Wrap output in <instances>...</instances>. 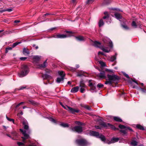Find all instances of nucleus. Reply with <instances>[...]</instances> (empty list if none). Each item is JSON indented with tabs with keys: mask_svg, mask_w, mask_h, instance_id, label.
<instances>
[{
	"mask_svg": "<svg viewBox=\"0 0 146 146\" xmlns=\"http://www.w3.org/2000/svg\"><path fill=\"white\" fill-rule=\"evenodd\" d=\"M98 77L100 78L105 79L106 81L105 82L106 84L112 85L113 81H116L119 80V77L116 75L109 74L107 75V77L106 76L105 72L104 71L101 72L97 75Z\"/></svg>",
	"mask_w": 146,
	"mask_h": 146,
	"instance_id": "obj_1",
	"label": "nucleus"
},
{
	"mask_svg": "<svg viewBox=\"0 0 146 146\" xmlns=\"http://www.w3.org/2000/svg\"><path fill=\"white\" fill-rule=\"evenodd\" d=\"M23 113L22 111H21L20 113H18L17 116L19 117L21 122L24 126V128L25 130H23L22 129H20V130L21 132L24 135V137H22L23 139V141L24 142L25 140L29 138V135L27 133H29L30 131L29 129V126L27 120L24 118L22 117H20V115H23Z\"/></svg>",
	"mask_w": 146,
	"mask_h": 146,
	"instance_id": "obj_2",
	"label": "nucleus"
},
{
	"mask_svg": "<svg viewBox=\"0 0 146 146\" xmlns=\"http://www.w3.org/2000/svg\"><path fill=\"white\" fill-rule=\"evenodd\" d=\"M21 72L18 74V76L20 77L25 76L29 72V69L27 65H22L21 66Z\"/></svg>",
	"mask_w": 146,
	"mask_h": 146,
	"instance_id": "obj_3",
	"label": "nucleus"
},
{
	"mask_svg": "<svg viewBox=\"0 0 146 146\" xmlns=\"http://www.w3.org/2000/svg\"><path fill=\"white\" fill-rule=\"evenodd\" d=\"M93 45L96 47L100 48L103 51L106 52H109L110 51L109 48L102 46L101 43L97 41L94 42Z\"/></svg>",
	"mask_w": 146,
	"mask_h": 146,
	"instance_id": "obj_4",
	"label": "nucleus"
},
{
	"mask_svg": "<svg viewBox=\"0 0 146 146\" xmlns=\"http://www.w3.org/2000/svg\"><path fill=\"white\" fill-rule=\"evenodd\" d=\"M89 134L90 135L96 136L100 138L102 141H105L106 138L105 136L102 134H99L98 132L93 131H90Z\"/></svg>",
	"mask_w": 146,
	"mask_h": 146,
	"instance_id": "obj_5",
	"label": "nucleus"
},
{
	"mask_svg": "<svg viewBox=\"0 0 146 146\" xmlns=\"http://www.w3.org/2000/svg\"><path fill=\"white\" fill-rule=\"evenodd\" d=\"M67 33H68L69 34L65 35L64 34H58L56 35H54L52 37L56 38H65L67 37H70L72 35V32L71 31H67Z\"/></svg>",
	"mask_w": 146,
	"mask_h": 146,
	"instance_id": "obj_6",
	"label": "nucleus"
},
{
	"mask_svg": "<svg viewBox=\"0 0 146 146\" xmlns=\"http://www.w3.org/2000/svg\"><path fill=\"white\" fill-rule=\"evenodd\" d=\"M58 73L60 77H58L57 78L56 81L57 83H60V82H63L64 80V77L65 76V74L62 71H59Z\"/></svg>",
	"mask_w": 146,
	"mask_h": 146,
	"instance_id": "obj_7",
	"label": "nucleus"
},
{
	"mask_svg": "<svg viewBox=\"0 0 146 146\" xmlns=\"http://www.w3.org/2000/svg\"><path fill=\"white\" fill-rule=\"evenodd\" d=\"M119 127L120 129H125V130H121L120 131L124 135H126V134L127 132L126 131L128 130H129L130 131H133L132 129L129 127H127L122 125H119Z\"/></svg>",
	"mask_w": 146,
	"mask_h": 146,
	"instance_id": "obj_8",
	"label": "nucleus"
},
{
	"mask_svg": "<svg viewBox=\"0 0 146 146\" xmlns=\"http://www.w3.org/2000/svg\"><path fill=\"white\" fill-rule=\"evenodd\" d=\"M100 125L105 127L107 128L108 127H110L111 129L115 130H116L118 129L117 128H115L114 126L109 123L102 122L100 124Z\"/></svg>",
	"mask_w": 146,
	"mask_h": 146,
	"instance_id": "obj_9",
	"label": "nucleus"
},
{
	"mask_svg": "<svg viewBox=\"0 0 146 146\" xmlns=\"http://www.w3.org/2000/svg\"><path fill=\"white\" fill-rule=\"evenodd\" d=\"M71 129L73 131H76L78 133H81L82 131V127L80 126H77L72 127Z\"/></svg>",
	"mask_w": 146,
	"mask_h": 146,
	"instance_id": "obj_10",
	"label": "nucleus"
},
{
	"mask_svg": "<svg viewBox=\"0 0 146 146\" xmlns=\"http://www.w3.org/2000/svg\"><path fill=\"white\" fill-rule=\"evenodd\" d=\"M76 142L80 146H85L87 144L86 141L84 139L77 140Z\"/></svg>",
	"mask_w": 146,
	"mask_h": 146,
	"instance_id": "obj_11",
	"label": "nucleus"
},
{
	"mask_svg": "<svg viewBox=\"0 0 146 146\" xmlns=\"http://www.w3.org/2000/svg\"><path fill=\"white\" fill-rule=\"evenodd\" d=\"M103 41L105 43L109 44V46L111 48L112 47L113 45L112 42L109 38H105L103 39Z\"/></svg>",
	"mask_w": 146,
	"mask_h": 146,
	"instance_id": "obj_12",
	"label": "nucleus"
},
{
	"mask_svg": "<svg viewBox=\"0 0 146 146\" xmlns=\"http://www.w3.org/2000/svg\"><path fill=\"white\" fill-rule=\"evenodd\" d=\"M68 109L67 110L73 114H74L75 113H78L80 111V110L78 109L73 108L69 106H68Z\"/></svg>",
	"mask_w": 146,
	"mask_h": 146,
	"instance_id": "obj_13",
	"label": "nucleus"
},
{
	"mask_svg": "<svg viewBox=\"0 0 146 146\" xmlns=\"http://www.w3.org/2000/svg\"><path fill=\"white\" fill-rule=\"evenodd\" d=\"M47 64L46 60L44 61L42 64H39L37 65L38 68L40 69H43L46 67Z\"/></svg>",
	"mask_w": 146,
	"mask_h": 146,
	"instance_id": "obj_14",
	"label": "nucleus"
},
{
	"mask_svg": "<svg viewBox=\"0 0 146 146\" xmlns=\"http://www.w3.org/2000/svg\"><path fill=\"white\" fill-rule=\"evenodd\" d=\"M42 77L44 79L50 80L52 78V77L51 76L47 74H43Z\"/></svg>",
	"mask_w": 146,
	"mask_h": 146,
	"instance_id": "obj_15",
	"label": "nucleus"
},
{
	"mask_svg": "<svg viewBox=\"0 0 146 146\" xmlns=\"http://www.w3.org/2000/svg\"><path fill=\"white\" fill-rule=\"evenodd\" d=\"M119 139L117 138H113L108 143V144L112 143H114L118 141Z\"/></svg>",
	"mask_w": 146,
	"mask_h": 146,
	"instance_id": "obj_16",
	"label": "nucleus"
},
{
	"mask_svg": "<svg viewBox=\"0 0 146 146\" xmlns=\"http://www.w3.org/2000/svg\"><path fill=\"white\" fill-rule=\"evenodd\" d=\"M75 38L77 40L80 41H83L85 40V38L81 36H76Z\"/></svg>",
	"mask_w": 146,
	"mask_h": 146,
	"instance_id": "obj_17",
	"label": "nucleus"
},
{
	"mask_svg": "<svg viewBox=\"0 0 146 146\" xmlns=\"http://www.w3.org/2000/svg\"><path fill=\"white\" fill-rule=\"evenodd\" d=\"M109 117L111 118H112L113 117L112 116H110ZM113 119L117 121L121 122L122 121V120L119 117H113Z\"/></svg>",
	"mask_w": 146,
	"mask_h": 146,
	"instance_id": "obj_18",
	"label": "nucleus"
},
{
	"mask_svg": "<svg viewBox=\"0 0 146 146\" xmlns=\"http://www.w3.org/2000/svg\"><path fill=\"white\" fill-rule=\"evenodd\" d=\"M79 87L77 86L72 88L71 90V92L72 93H76L79 90Z\"/></svg>",
	"mask_w": 146,
	"mask_h": 146,
	"instance_id": "obj_19",
	"label": "nucleus"
},
{
	"mask_svg": "<svg viewBox=\"0 0 146 146\" xmlns=\"http://www.w3.org/2000/svg\"><path fill=\"white\" fill-rule=\"evenodd\" d=\"M114 15L115 18L117 19H118L120 21V19H121L122 18V17L121 16V15L118 13H115Z\"/></svg>",
	"mask_w": 146,
	"mask_h": 146,
	"instance_id": "obj_20",
	"label": "nucleus"
},
{
	"mask_svg": "<svg viewBox=\"0 0 146 146\" xmlns=\"http://www.w3.org/2000/svg\"><path fill=\"white\" fill-rule=\"evenodd\" d=\"M80 87L86 88V86L84 84V82L83 80H82L80 82Z\"/></svg>",
	"mask_w": 146,
	"mask_h": 146,
	"instance_id": "obj_21",
	"label": "nucleus"
},
{
	"mask_svg": "<svg viewBox=\"0 0 146 146\" xmlns=\"http://www.w3.org/2000/svg\"><path fill=\"white\" fill-rule=\"evenodd\" d=\"M131 26L132 27H133L134 28H136L137 27V26H139V27L140 28L141 26L140 25H137V24L136 23L135 21H133L131 24Z\"/></svg>",
	"mask_w": 146,
	"mask_h": 146,
	"instance_id": "obj_22",
	"label": "nucleus"
},
{
	"mask_svg": "<svg viewBox=\"0 0 146 146\" xmlns=\"http://www.w3.org/2000/svg\"><path fill=\"white\" fill-rule=\"evenodd\" d=\"M33 58L35 61H38L41 58V56L38 55L34 56L33 57Z\"/></svg>",
	"mask_w": 146,
	"mask_h": 146,
	"instance_id": "obj_23",
	"label": "nucleus"
},
{
	"mask_svg": "<svg viewBox=\"0 0 146 146\" xmlns=\"http://www.w3.org/2000/svg\"><path fill=\"white\" fill-rule=\"evenodd\" d=\"M117 54L116 53L115 56H113L110 57V60L111 62L113 61L116 59V56Z\"/></svg>",
	"mask_w": 146,
	"mask_h": 146,
	"instance_id": "obj_24",
	"label": "nucleus"
},
{
	"mask_svg": "<svg viewBox=\"0 0 146 146\" xmlns=\"http://www.w3.org/2000/svg\"><path fill=\"white\" fill-rule=\"evenodd\" d=\"M23 53L24 54H26L27 55L29 54V52L25 48H23Z\"/></svg>",
	"mask_w": 146,
	"mask_h": 146,
	"instance_id": "obj_25",
	"label": "nucleus"
},
{
	"mask_svg": "<svg viewBox=\"0 0 146 146\" xmlns=\"http://www.w3.org/2000/svg\"><path fill=\"white\" fill-rule=\"evenodd\" d=\"M136 127L138 129L141 130H144L143 127L140 125H136Z\"/></svg>",
	"mask_w": 146,
	"mask_h": 146,
	"instance_id": "obj_26",
	"label": "nucleus"
},
{
	"mask_svg": "<svg viewBox=\"0 0 146 146\" xmlns=\"http://www.w3.org/2000/svg\"><path fill=\"white\" fill-rule=\"evenodd\" d=\"M104 22L102 19H101L100 20L99 23V27L102 26L104 25Z\"/></svg>",
	"mask_w": 146,
	"mask_h": 146,
	"instance_id": "obj_27",
	"label": "nucleus"
},
{
	"mask_svg": "<svg viewBox=\"0 0 146 146\" xmlns=\"http://www.w3.org/2000/svg\"><path fill=\"white\" fill-rule=\"evenodd\" d=\"M60 125L64 127H68V125L67 123H62L60 124Z\"/></svg>",
	"mask_w": 146,
	"mask_h": 146,
	"instance_id": "obj_28",
	"label": "nucleus"
},
{
	"mask_svg": "<svg viewBox=\"0 0 146 146\" xmlns=\"http://www.w3.org/2000/svg\"><path fill=\"white\" fill-rule=\"evenodd\" d=\"M131 144L134 146H137V142L135 141H132L131 142Z\"/></svg>",
	"mask_w": 146,
	"mask_h": 146,
	"instance_id": "obj_29",
	"label": "nucleus"
},
{
	"mask_svg": "<svg viewBox=\"0 0 146 146\" xmlns=\"http://www.w3.org/2000/svg\"><path fill=\"white\" fill-rule=\"evenodd\" d=\"M60 103V105L64 108L65 109H66V110H67L68 108V106H66V105H63L62 103L61 102H59Z\"/></svg>",
	"mask_w": 146,
	"mask_h": 146,
	"instance_id": "obj_30",
	"label": "nucleus"
},
{
	"mask_svg": "<svg viewBox=\"0 0 146 146\" xmlns=\"http://www.w3.org/2000/svg\"><path fill=\"white\" fill-rule=\"evenodd\" d=\"M99 64L101 65V66L102 67H104L105 66H106V65L105 63L102 61H99Z\"/></svg>",
	"mask_w": 146,
	"mask_h": 146,
	"instance_id": "obj_31",
	"label": "nucleus"
},
{
	"mask_svg": "<svg viewBox=\"0 0 146 146\" xmlns=\"http://www.w3.org/2000/svg\"><path fill=\"white\" fill-rule=\"evenodd\" d=\"M11 135L13 137H16L17 136V133L15 131H13L11 133Z\"/></svg>",
	"mask_w": 146,
	"mask_h": 146,
	"instance_id": "obj_32",
	"label": "nucleus"
},
{
	"mask_svg": "<svg viewBox=\"0 0 146 146\" xmlns=\"http://www.w3.org/2000/svg\"><path fill=\"white\" fill-rule=\"evenodd\" d=\"M84 107L88 110H91V107L85 105L84 106Z\"/></svg>",
	"mask_w": 146,
	"mask_h": 146,
	"instance_id": "obj_33",
	"label": "nucleus"
},
{
	"mask_svg": "<svg viewBox=\"0 0 146 146\" xmlns=\"http://www.w3.org/2000/svg\"><path fill=\"white\" fill-rule=\"evenodd\" d=\"M21 43V42H16L15 43H14L13 44L12 47L13 48H14L16 46L18 45V44H19L20 43Z\"/></svg>",
	"mask_w": 146,
	"mask_h": 146,
	"instance_id": "obj_34",
	"label": "nucleus"
},
{
	"mask_svg": "<svg viewBox=\"0 0 146 146\" xmlns=\"http://www.w3.org/2000/svg\"><path fill=\"white\" fill-rule=\"evenodd\" d=\"M94 0H88L86 2V3L87 4H90L92 3Z\"/></svg>",
	"mask_w": 146,
	"mask_h": 146,
	"instance_id": "obj_35",
	"label": "nucleus"
},
{
	"mask_svg": "<svg viewBox=\"0 0 146 146\" xmlns=\"http://www.w3.org/2000/svg\"><path fill=\"white\" fill-rule=\"evenodd\" d=\"M6 118L8 121H12L13 122V123H14V120L13 119L9 118V117H8L7 116H6Z\"/></svg>",
	"mask_w": 146,
	"mask_h": 146,
	"instance_id": "obj_36",
	"label": "nucleus"
},
{
	"mask_svg": "<svg viewBox=\"0 0 146 146\" xmlns=\"http://www.w3.org/2000/svg\"><path fill=\"white\" fill-rule=\"evenodd\" d=\"M82 88L81 87V88L80 90V92L82 93H83L85 92V89L84 88Z\"/></svg>",
	"mask_w": 146,
	"mask_h": 146,
	"instance_id": "obj_37",
	"label": "nucleus"
},
{
	"mask_svg": "<svg viewBox=\"0 0 146 146\" xmlns=\"http://www.w3.org/2000/svg\"><path fill=\"white\" fill-rule=\"evenodd\" d=\"M102 122H101L100 123V125H96L95 126V128L97 129H101V127L100 126V125H100V124Z\"/></svg>",
	"mask_w": 146,
	"mask_h": 146,
	"instance_id": "obj_38",
	"label": "nucleus"
},
{
	"mask_svg": "<svg viewBox=\"0 0 146 146\" xmlns=\"http://www.w3.org/2000/svg\"><path fill=\"white\" fill-rule=\"evenodd\" d=\"M104 86V85L101 83H99L98 84L97 86L99 88H100Z\"/></svg>",
	"mask_w": 146,
	"mask_h": 146,
	"instance_id": "obj_39",
	"label": "nucleus"
},
{
	"mask_svg": "<svg viewBox=\"0 0 146 146\" xmlns=\"http://www.w3.org/2000/svg\"><path fill=\"white\" fill-rule=\"evenodd\" d=\"M12 49V48L11 47H8L6 48V51H5V53H7L8 51V50H11Z\"/></svg>",
	"mask_w": 146,
	"mask_h": 146,
	"instance_id": "obj_40",
	"label": "nucleus"
},
{
	"mask_svg": "<svg viewBox=\"0 0 146 146\" xmlns=\"http://www.w3.org/2000/svg\"><path fill=\"white\" fill-rule=\"evenodd\" d=\"M89 86L90 87H92V86H94V85H93V84L91 82V81L90 80L89 81Z\"/></svg>",
	"mask_w": 146,
	"mask_h": 146,
	"instance_id": "obj_41",
	"label": "nucleus"
},
{
	"mask_svg": "<svg viewBox=\"0 0 146 146\" xmlns=\"http://www.w3.org/2000/svg\"><path fill=\"white\" fill-rule=\"evenodd\" d=\"M122 27L125 29H129L128 27L127 26L125 25H122Z\"/></svg>",
	"mask_w": 146,
	"mask_h": 146,
	"instance_id": "obj_42",
	"label": "nucleus"
},
{
	"mask_svg": "<svg viewBox=\"0 0 146 146\" xmlns=\"http://www.w3.org/2000/svg\"><path fill=\"white\" fill-rule=\"evenodd\" d=\"M27 58V57H22L20 58V59L22 60H25Z\"/></svg>",
	"mask_w": 146,
	"mask_h": 146,
	"instance_id": "obj_43",
	"label": "nucleus"
},
{
	"mask_svg": "<svg viewBox=\"0 0 146 146\" xmlns=\"http://www.w3.org/2000/svg\"><path fill=\"white\" fill-rule=\"evenodd\" d=\"M26 88V86H21L20 88L18 89L19 90H23L24 89H25Z\"/></svg>",
	"mask_w": 146,
	"mask_h": 146,
	"instance_id": "obj_44",
	"label": "nucleus"
},
{
	"mask_svg": "<svg viewBox=\"0 0 146 146\" xmlns=\"http://www.w3.org/2000/svg\"><path fill=\"white\" fill-rule=\"evenodd\" d=\"M17 143V144L19 146L22 145H24V143H23L21 142H18Z\"/></svg>",
	"mask_w": 146,
	"mask_h": 146,
	"instance_id": "obj_45",
	"label": "nucleus"
},
{
	"mask_svg": "<svg viewBox=\"0 0 146 146\" xmlns=\"http://www.w3.org/2000/svg\"><path fill=\"white\" fill-rule=\"evenodd\" d=\"M50 120L52 122H53L54 123H55V120L54 119L52 118H50Z\"/></svg>",
	"mask_w": 146,
	"mask_h": 146,
	"instance_id": "obj_46",
	"label": "nucleus"
},
{
	"mask_svg": "<svg viewBox=\"0 0 146 146\" xmlns=\"http://www.w3.org/2000/svg\"><path fill=\"white\" fill-rule=\"evenodd\" d=\"M29 102L30 103H31L33 104H35V102L33 100H29Z\"/></svg>",
	"mask_w": 146,
	"mask_h": 146,
	"instance_id": "obj_47",
	"label": "nucleus"
},
{
	"mask_svg": "<svg viewBox=\"0 0 146 146\" xmlns=\"http://www.w3.org/2000/svg\"><path fill=\"white\" fill-rule=\"evenodd\" d=\"M24 103L23 102H21L20 103L18 104L17 106H16V107H18V106H20L21 105L23 104Z\"/></svg>",
	"mask_w": 146,
	"mask_h": 146,
	"instance_id": "obj_48",
	"label": "nucleus"
},
{
	"mask_svg": "<svg viewBox=\"0 0 146 146\" xmlns=\"http://www.w3.org/2000/svg\"><path fill=\"white\" fill-rule=\"evenodd\" d=\"M123 74L127 78H129V76L127 74H126L125 73H124Z\"/></svg>",
	"mask_w": 146,
	"mask_h": 146,
	"instance_id": "obj_49",
	"label": "nucleus"
},
{
	"mask_svg": "<svg viewBox=\"0 0 146 146\" xmlns=\"http://www.w3.org/2000/svg\"><path fill=\"white\" fill-rule=\"evenodd\" d=\"M90 88H91V90H93V91H94V90H95L96 88L94 86H92V87H90Z\"/></svg>",
	"mask_w": 146,
	"mask_h": 146,
	"instance_id": "obj_50",
	"label": "nucleus"
},
{
	"mask_svg": "<svg viewBox=\"0 0 146 146\" xmlns=\"http://www.w3.org/2000/svg\"><path fill=\"white\" fill-rule=\"evenodd\" d=\"M106 71H108V72H111V73H113V71L112 70L108 69H106Z\"/></svg>",
	"mask_w": 146,
	"mask_h": 146,
	"instance_id": "obj_51",
	"label": "nucleus"
},
{
	"mask_svg": "<svg viewBox=\"0 0 146 146\" xmlns=\"http://www.w3.org/2000/svg\"><path fill=\"white\" fill-rule=\"evenodd\" d=\"M98 54H101L102 55H104V52H100V51H99L98 52Z\"/></svg>",
	"mask_w": 146,
	"mask_h": 146,
	"instance_id": "obj_52",
	"label": "nucleus"
},
{
	"mask_svg": "<svg viewBox=\"0 0 146 146\" xmlns=\"http://www.w3.org/2000/svg\"><path fill=\"white\" fill-rule=\"evenodd\" d=\"M6 11L11 12L12 11L11 9H6Z\"/></svg>",
	"mask_w": 146,
	"mask_h": 146,
	"instance_id": "obj_53",
	"label": "nucleus"
},
{
	"mask_svg": "<svg viewBox=\"0 0 146 146\" xmlns=\"http://www.w3.org/2000/svg\"><path fill=\"white\" fill-rule=\"evenodd\" d=\"M109 17V16L108 15H105V16H104L103 17V18L104 19H106L107 18H108Z\"/></svg>",
	"mask_w": 146,
	"mask_h": 146,
	"instance_id": "obj_54",
	"label": "nucleus"
},
{
	"mask_svg": "<svg viewBox=\"0 0 146 146\" xmlns=\"http://www.w3.org/2000/svg\"><path fill=\"white\" fill-rule=\"evenodd\" d=\"M76 123L78 125H82L81 124V123L80 121H76Z\"/></svg>",
	"mask_w": 146,
	"mask_h": 146,
	"instance_id": "obj_55",
	"label": "nucleus"
},
{
	"mask_svg": "<svg viewBox=\"0 0 146 146\" xmlns=\"http://www.w3.org/2000/svg\"><path fill=\"white\" fill-rule=\"evenodd\" d=\"M141 90L142 92H145V90L143 88H141Z\"/></svg>",
	"mask_w": 146,
	"mask_h": 146,
	"instance_id": "obj_56",
	"label": "nucleus"
},
{
	"mask_svg": "<svg viewBox=\"0 0 146 146\" xmlns=\"http://www.w3.org/2000/svg\"><path fill=\"white\" fill-rule=\"evenodd\" d=\"M82 75V74H81L78 73L77 74V76H81Z\"/></svg>",
	"mask_w": 146,
	"mask_h": 146,
	"instance_id": "obj_57",
	"label": "nucleus"
},
{
	"mask_svg": "<svg viewBox=\"0 0 146 146\" xmlns=\"http://www.w3.org/2000/svg\"><path fill=\"white\" fill-rule=\"evenodd\" d=\"M6 11V9H3V10H0V12L1 13H3V12Z\"/></svg>",
	"mask_w": 146,
	"mask_h": 146,
	"instance_id": "obj_58",
	"label": "nucleus"
},
{
	"mask_svg": "<svg viewBox=\"0 0 146 146\" xmlns=\"http://www.w3.org/2000/svg\"><path fill=\"white\" fill-rule=\"evenodd\" d=\"M20 22V21L19 20H15L14 21V23H18Z\"/></svg>",
	"mask_w": 146,
	"mask_h": 146,
	"instance_id": "obj_59",
	"label": "nucleus"
},
{
	"mask_svg": "<svg viewBox=\"0 0 146 146\" xmlns=\"http://www.w3.org/2000/svg\"><path fill=\"white\" fill-rule=\"evenodd\" d=\"M132 81L135 82L136 84L137 85H138V83L135 80H133V79H132Z\"/></svg>",
	"mask_w": 146,
	"mask_h": 146,
	"instance_id": "obj_60",
	"label": "nucleus"
},
{
	"mask_svg": "<svg viewBox=\"0 0 146 146\" xmlns=\"http://www.w3.org/2000/svg\"><path fill=\"white\" fill-rule=\"evenodd\" d=\"M104 14L105 15H108V12H104Z\"/></svg>",
	"mask_w": 146,
	"mask_h": 146,
	"instance_id": "obj_61",
	"label": "nucleus"
},
{
	"mask_svg": "<svg viewBox=\"0 0 146 146\" xmlns=\"http://www.w3.org/2000/svg\"><path fill=\"white\" fill-rule=\"evenodd\" d=\"M79 67V65H76V68H78Z\"/></svg>",
	"mask_w": 146,
	"mask_h": 146,
	"instance_id": "obj_62",
	"label": "nucleus"
},
{
	"mask_svg": "<svg viewBox=\"0 0 146 146\" xmlns=\"http://www.w3.org/2000/svg\"><path fill=\"white\" fill-rule=\"evenodd\" d=\"M55 29V28H52L50 29V30H51V31H52V30H54Z\"/></svg>",
	"mask_w": 146,
	"mask_h": 146,
	"instance_id": "obj_63",
	"label": "nucleus"
},
{
	"mask_svg": "<svg viewBox=\"0 0 146 146\" xmlns=\"http://www.w3.org/2000/svg\"><path fill=\"white\" fill-rule=\"evenodd\" d=\"M13 32L11 31H9L8 32V33H9V34H10V33H11Z\"/></svg>",
	"mask_w": 146,
	"mask_h": 146,
	"instance_id": "obj_64",
	"label": "nucleus"
}]
</instances>
